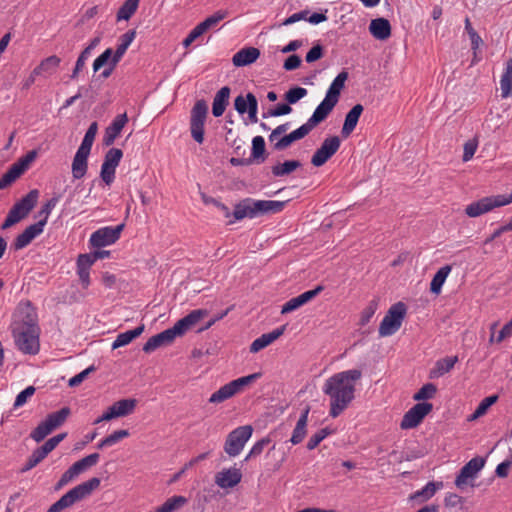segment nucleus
<instances>
[{"label":"nucleus","instance_id":"32","mask_svg":"<svg viewBox=\"0 0 512 512\" xmlns=\"http://www.w3.org/2000/svg\"><path fill=\"white\" fill-rule=\"evenodd\" d=\"M60 62L61 59L58 56H49L42 60L40 64L34 68L33 75L48 77L56 71L60 65Z\"/></svg>","mask_w":512,"mask_h":512},{"label":"nucleus","instance_id":"41","mask_svg":"<svg viewBox=\"0 0 512 512\" xmlns=\"http://www.w3.org/2000/svg\"><path fill=\"white\" fill-rule=\"evenodd\" d=\"M140 0H126L116 14V20L128 21L137 11Z\"/></svg>","mask_w":512,"mask_h":512},{"label":"nucleus","instance_id":"30","mask_svg":"<svg viewBox=\"0 0 512 512\" xmlns=\"http://www.w3.org/2000/svg\"><path fill=\"white\" fill-rule=\"evenodd\" d=\"M309 411H310L309 407H306L302 411V413L296 423V426H295V428L292 432V436L290 438V442L293 445H297V444L301 443L306 436Z\"/></svg>","mask_w":512,"mask_h":512},{"label":"nucleus","instance_id":"20","mask_svg":"<svg viewBox=\"0 0 512 512\" xmlns=\"http://www.w3.org/2000/svg\"><path fill=\"white\" fill-rule=\"evenodd\" d=\"M176 337H179L173 327L166 329L150 337L143 346V351L151 353L157 348L171 344Z\"/></svg>","mask_w":512,"mask_h":512},{"label":"nucleus","instance_id":"33","mask_svg":"<svg viewBox=\"0 0 512 512\" xmlns=\"http://www.w3.org/2000/svg\"><path fill=\"white\" fill-rule=\"evenodd\" d=\"M285 202L276 200H253L256 216L263 213H277L283 210Z\"/></svg>","mask_w":512,"mask_h":512},{"label":"nucleus","instance_id":"26","mask_svg":"<svg viewBox=\"0 0 512 512\" xmlns=\"http://www.w3.org/2000/svg\"><path fill=\"white\" fill-rule=\"evenodd\" d=\"M285 331V326H281L277 329L269 333L262 334L260 337L256 338L250 345V352L257 353L260 350L266 348L270 344H272L275 340H277L280 336L283 335Z\"/></svg>","mask_w":512,"mask_h":512},{"label":"nucleus","instance_id":"5","mask_svg":"<svg viewBox=\"0 0 512 512\" xmlns=\"http://www.w3.org/2000/svg\"><path fill=\"white\" fill-rule=\"evenodd\" d=\"M347 79L348 73L346 71H342L330 84L324 99L313 112L320 121H324L338 103L340 93L344 88Z\"/></svg>","mask_w":512,"mask_h":512},{"label":"nucleus","instance_id":"62","mask_svg":"<svg viewBox=\"0 0 512 512\" xmlns=\"http://www.w3.org/2000/svg\"><path fill=\"white\" fill-rule=\"evenodd\" d=\"M116 168L102 163L100 177L106 185H110L115 179Z\"/></svg>","mask_w":512,"mask_h":512},{"label":"nucleus","instance_id":"13","mask_svg":"<svg viewBox=\"0 0 512 512\" xmlns=\"http://www.w3.org/2000/svg\"><path fill=\"white\" fill-rule=\"evenodd\" d=\"M136 406V399L127 398L118 400L109 406L106 411L94 421V424H99L103 421H111L116 418L126 417L134 412Z\"/></svg>","mask_w":512,"mask_h":512},{"label":"nucleus","instance_id":"6","mask_svg":"<svg viewBox=\"0 0 512 512\" xmlns=\"http://www.w3.org/2000/svg\"><path fill=\"white\" fill-rule=\"evenodd\" d=\"M512 203V193L490 195L468 204L465 213L468 217L476 218Z\"/></svg>","mask_w":512,"mask_h":512},{"label":"nucleus","instance_id":"37","mask_svg":"<svg viewBox=\"0 0 512 512\" xmlns=\"http://www.w3.org/2000/svg\"><path fill=\"white\" fill-rule=\"evenodd\" d=\"M228 16V12L226 10H218L213 13L211 16L207 17L204 21L200 22L195 27L200 31L203 35L208 30L216 27L218 23L225 19Z\"/></svg>","mask_w":512,"mask_h":512},{"label":"nucleus","instance_id":"58","mask_svg":"<svg viewBox=\"0 0 512 512\" xmlns=\"http://www.w3.org/2000/svg\"><path fill=\"white\" fill-rule=\"evenodd\" d=\"M250 96H254L252 93H248L246 97L238 96L234 101V106L239 114H244L250 109Z\"/></svg>","mask_w":512,"mask_h":512},{"label":"nucleus","instance_id":"12","mask_svg":"<svg viewBox=\"0 0 512 512\" xmlns=\"http://www.w3.org/2000/svg\"><path fill=\"white\" fill-rule=\"evenodd\" d=\"M100 455L98 453H92L79 461L75 462L67 471H65L58 483L56 484L55 489L59 490L75 478H77L80 474L96 465L99 461Z\"/></svg>","mask_w":512,"mask_h":512},{"label":"nucleus","instance_id":"49","mask_svg":"<svg viewBox=\"0 0 512 512\" xmlns=\"http://www.w3.org/2000/svg\"><path fill=\"white\" fill-rule=\"evenodd\" d=\"M378 308V302L375 300H372L369 302V304L363 309L360 315L359 323L361 326L367 325L374 314L376 313Z\"/></svg>","mask_w":512,"mask_h":512},{"label":"nucleus","instance_id":"8","mask_svg":"<svg viewBox=\"0 0 512 512\" xmlns=\"http://www.w3.org/2000/svg\"><path fill=\"white\" fill-rule=\"evenodd\" d=\"M406 313L407 307L403 302L393 304L380 323L379 335L387 337L395 334L400 329Z\"/></svg>","mask_w":512,"mask_h":512},{"label":"nucleus","instance_id":"55","mask_svg":"<svg viewBox=\"0 0 512 512\" xmlns=\"http://www.w3.org/2000/svg\"><path fill=\"white\" fill-rule=\"evenodd\" d=\"M66 435V433H60L48 439L41 447H39L40 451L47 456L62 440L65 439Z\"/></svg>","mask_w":512,"mask_h":512},{"label":"nucleus","instance_id":"38","mask_svg":"<svg viewBox=\"0 0 512 512\" xmlns=\"http://www.w3.org/2000/svg\"><path fill=\"white\" fill-rule=\"evenodd\" d=\"M451 272V266L445 265L441 267L433 276L431 283H430V291L433 294L438 295L441 290L442 286L444 285L447 277L449 276Z\"/></svg>","mask_w":512,"mask_h":512},{"label":"nucleus","instance_id":"63","mask_svg":"<svg viewBox=\"0 0 512 512\" xmlns=\"http://www.w3.org/2000/svg\"><path fill=\"white\" fill-rule=\"evenodd\" d=\"M92 253L80 254L77 259V268L90 270L91 266L95 263Z\"/></svg>","mask_w":512,"mask_h":512},{"label":"nucleus","instance_id":"9","mask_svg":"<svg viewBox=\"0 0 512 512\" xmlns=\"http://www.w3.org/2000/svg\"><path fill=\"white\" fill-rule=\"evenodd\" d=\"M70 415V409L64 407L59 411L49 414L45 420L40 422L38 426L31 432V438L39 443L44 440L50 433L60 427Z\"/></svg>","mask_w":512,"mask_h":512},{"label":"nucleus","instance_id":"46","mask_svg":"<svg viewBox=\"0 0 512 512\" xmlns=\"http://www.w3.org/2000/svg\"><path fill=\"white\" fill-rule=\"evenodd\" d=\"M97 131H98L97 122L91 123L84 135V138L79 146V149L91 152V148L94 143Z\"/></svg>","mask_w":512,"mask_h":512},{"label":"nucleus","instance_id":"43","mask_svg":"<svg viewBox=\"0 0 512 512\" xmlns=\"http://www.w3.org/2000/svg\"><path fill=\"white\" fill-rule=\"evenodd\" d=\"M233 216L236 220H241L245 217H256L255 209L253 207V200H246L235 206Z\"/></svg>","mask_w":512,"mask_h":512},{"label":"nucleus","instance_id":"16","mask_svg":"<svg viewBox=\"0 0 512 512\" xmlns=\"http://www.w3.org/2000/svg\"><path fill=\"white\" fill-rule=\"evenodd\" d=\"M433 405L428 402H420L410 408L401 421L402 429H411L418 426L422 420L432 411Z\"/></svg>","mask_w":512,"mask_h":512},{"label":"nucleus","instance_id":"45","mask_svg":"<svg viewBox=\"0 0 512 512\" xmlns=\"http://www.w3.org/2000/svg\"><path fill=\"white\" fill-rule=\"evenodd\" d=\"M129 436V431L126 429L116 430L107 437L103 438L98 444L99 449L110 447Z\"/></svg>","mask_w":512,"mask_h":512},{"label":"nucleus","instance_id":"29","mask_svg":"<svg viewBox=\"0 0 512 512\" xmlns=\"http://www.w3.org/2000/svg\"><path fill=\"white\" fill-rule=\"evenodd\" d=\"M457 362V356H449L436 361L434 367L430 370L429 377L432 379L442 377L450 372Z\"/></svg>","mask_w":512,"mask_h":512},{"label":"nucleus","instance_id":"24","mask_svg":"<svg viewBox=\"0 0 512 512\" xmlns=\"http://www.w3.org/2000/svg\"><path fill=\"white\" fill-rule=\"evenodd\" d=\"M128 122L126 113L120 114L115 117L112 123L106 128L103 142L105 145H112L115 139L120 135L123 127Z\"/></svg>","mask_w":512,"mask_h":512},{"label":"nucleus","instance_id":"40","mask_svg":"<svg viewBox=\"0 0 512 512\" xmlns=\"http://www.w3.org/2000/svg\"><path fill=\"white\" fill-rule=\"evenodd\" d=\"M24 169L16 162L11 165L8 171L0 178V189L3 190L15 182L23 173Z\"/></svg>","mask_w":512,"mask_h":512},{"label":"nucleus","instance_id":"21","mask_svg":"<svg viewBox=\"0 0 512 512\" xmlns=\"http://www.w3.org/2000/svg\"><path fill=\"white\" fill-rule=\"evenodd\" d=\"M208 315L205 309H196L191 311L185 317L179 319L173 326L178 336L184 335L188 330L193 328L201 319Z\"/></svg>","mask_w":512,"mask_h":512},{"label":"nucleus","instance_id":"36","mask_svg":"<svg viewBox=\"0 0 512 512\" xmlns=\"http://www.w3.org/2000/svg\"><path fill=\"white\" fill-rule=\"evenodd\" d=\"M144 325H140L133 330H128L117 335L116 339L112 343V349H118L120 347L130 344L134 339L139 337L144 331Z\"/></svg>","mask_w":512,"mask_h":512},{"label":"nucleus","instance_id":"2","mask_svg":"<svg viewBox=\"0 0 512 512\" xmlns=\"http://www.w3.org/2000/svg\"><path fill=\"white\" fill-rule=\"evenodd\" d=\"M362 377L358 369L335 373L324 382L322 391L329 397L331 417L339 416L354 399L356 383Z\"/></svg>","mask_w":512,"mask_h":512},{"label":"nucleus","instance_id":"27","mask_svg":"<svg viewBox=\"0 0 512 512\" xmlns=\"http://www.w3.org/2000/svg\"><path fill=\"white\" fill-rule=\"evenodd\" d=\"M362 112H363V106L361 104H356L346 114L344 124H343L342 130H341L343 137H348L354 131Z\"/></svg>","mask_w":512,"mask_h":512},{"label":"nucleus","instance_id":"23","mask_svg":"<svg viewBox=\"0 0 512 512\" xmlns=\"http://www.w3.org/2000/svg\"><path fill=\"white\" fill-rule=\"evenodd\" d=\"M89 155L90 152L79 148L77 149L71 165V172L74 179L79 180L86 175Z\"/></svg>","mask_w":512,"mask_h":512},{"label":"nucleus","instance_id":"17","mask_svg":"<svg viewBox=\"0 0 512 512\" xmlns=\"http://www.w3.org/2000/svg\"><path fill=\"white\" fill-rule=\"evenodd\" d=\"M321 122L322 121H320L314 114H312L311 117L299 128L282 137V140L278 142V151L284 150L288 148L293 142L303 139Z\"/></svg>","mask_w":512,"mask_h":512},{"label":"nucleus","instance_id":"10","mask_svg":"<svg viewBox=\"0 0 512 512\" xmlns=\"http://www.w3.org/2000/svg\"><path fill=\"white\" fill-rule=\"evenodd\" d=\"M252 433L253 428L250 425L239 426L232 430L225 441L224 451L230 457L238 456L251 438Z\"/></svg>","mask_w":512,"mask_h":512},{"label":"nucleus","instance_id":"64","mask_svg":"<svg viewBox=\"0 0 512 512\" xmlns=\"http://www.w3.org/2000/svg\"><path fill=\"white\" fill-rule=\"evenodd\" d=\"M498 396L497 395H491L489 397L484 398L476 408V411L482 416H484L488 409L497 402Z\"/></svg>","mask_w":512,"mask_h":512},{"label":"nucleus","instance_id":"4","mask_svg":"<svg viewBox=\"0 0 512 512\" xmlns=\"http://www.w3.org/2000/svg\"><path fill=\"white\" fill-rule=\"evenodd\" d=\"M261 377L262 373L256 372L234 379L212 393L208 401L211 404L223 403L224 401L233 398L235 395L242 393L247 387H249Z\"/></svg>","mask_w":512,"mask_h":512},{"label":"nucleus","instance_id":"52","mask_svg":"<svg viewBox=\"0 0 512 512\" xmlns=\"http://www.w3.org/2000/svg\"><path fill=\"white\" fill-rule=\"evenodd\" d=\"M478 145H479V142L476 137L469 139L468 141H466L464 143L463 157H462V160L464 162H468L473 158L475 152L477 151Z\"/></svg>","mask_w":512,"mask_h":512},{"label":"nucleus","instance_id":"39","mask_svg":"<svg viewBox=\"0 0 512 512\" xmlns=\"http://www.w3.org/2000/svg\"><path fill=\"white\" fill-rule=\"evenodd\" d=\"M187 503V498L175 495L168 498L161 506L155 509V512H175L181 509Z\"/></svg>","mask_w":512,"mask_h":512},{"label":"nucleus","instance_id":"28","mask_svg":"<svg viewBox=\"0 0 512 512\" xmlns=\"http://www.w3.org/2000/svg\"><path fill=\"white\" fill-rule=\"evenodd\" d=\"M369 31L377 40H386L391 35V25L385 18L373 19L370 22Z\"/></svg>","mask_w":512,"mask_h":512},{"label":"nucleus","instance_id":"34","mask_svg":"<svg viewBox=\"0 0 512 512\" xmlns=\"http://www.w3.org/2000/svg\"><path fill=\"white\" fill-rule=\"evenodd\" d=\"M230 96L229 87H222L215 95L213 104H212V113L215 117H220L223 115L226 106L228 105V100Z\"/></svg>","mask_w":512,"mask_h":512},{"label":"nucleus","instance_id":"61","mask_svg":"<svg viewBox=\"0 0 512 512\" xmlns=\"http://www.w3.org/2000/svg\"><path fill=\"white\" fill-rule=\"evenodd\" d=\"M270 443V439L269 438H263L259 441H257L253 446L252 448L250 449L249 453L247 454L246 458H245V461H247L248 459L252 458V457H256L258 455H260L264 448Z\"/></svg>","mask_w":512,"mask_h":512},{"label":"nucleus","instance_id":"15","mask_svg":"<svg viewBox=\"0 0 512 512\" xmlns=\"http://www.w3.org/2000/svg\"><path fill=\"white\" fill-rule=\"evenodd\" d=\"M485 459L482 457H474L468 461L456 476L455 485L459 489H464L466 486H473L472 481L477 477L478 473L483 469Z\"/></svg>","mask_w":512,"mask_h":512},{"label":"nucleus","instance_id":"19","mask_svg":"<svg viewBox=\"0 0 512 512\" xmlns=\"http://www.w3.org/2000/svg\"><path fill=\"white\" fill-rule=\"evenodd\" d=\"M242 472L236 466L223 468L214 476L215 484L223 490L235 488L242 480Z\"/></svg>","mask_w":512,"mask_h":512},{"label":"nucleus","instance_id":"51","mask_svg":"<svg viewBox=\"0 0 512 512\" xmlns=\"http://www.w3.org/2000/svg\"><path fill=\"white\" fill-rule=\"evenodd\" d=\"M307 89L303 87H293L285 93V100L288 104H295L307 95Z\"/></svg>","mask_w":512,"mask_h":512},{"label":"nucleus","instance_id":"25","mask_svg":"<svg viewBox=\"0 0 512 512\" xmlns=\"http://www.w3.org/2000/svg\"><path fill=\"white\" fill-rule=\"evenodd\" d=\"M260 56V50L255 47H245L236 52L232 63L236 67H244L254 63Z\"/></svg>","mask_w":512,"mask_h":512},{"label":"nucleus","instance_id":"18","mask_svg":"<svg viewBox=\"0 0 512 512\" xmlns=\"http://www.w3.org/2000/svg\"><path fill=\"white\" fill-rule=\"evenodd\" d=\"M340 144L341 141L337 136L326 138L313 154L311 163L315 167L324 165L338 151Z\"/></svg>","mask_w":512,"mask_h":512},{"label":"nucleus","instance_id":"50","mask_svg":"<svg viewBox=\"0 0 512 512\" xmlns=\"http://www.w3.org/2000/svg\"><path fill=\"white\" fill-rule=\"evenodd\" d=\"M58 203V198L53 197L50 200H48L41 208V210L38 212L37 217L39 218L38 221H44L43 226L46 225L48 218L52 212V210L55 208V206Z\"/></svg>","mask_w":512,"mask_h":512},{"label":"nucleus","instance_id":"42","mask_svg":"<svg viewBox=\"0 0 512 512\" xmlns=\"http://www.w3.org/2000/svg\"><path fill=\"white\" fill-rule=\"evenodd\" d=\"M443 488L442 482H428L421 490L416 491L411 499L422 498L423 501L429 500L432 498L435 493Z\"/></svg>","mask_w":512,"mask_h":512},{"label":"nucleus","instance_id":"1","mask_svg":"<svg viewBox=\"0 0 512 512\" xmlns=\"http://www.w3.org/2000/svg\"><path fill=\"white\" fill-rule=\"evenodd\" d=\"M12 336L19 351L35 355L40 350L37 313L30 302H20L13 314Z\"/></svg>","mask_w":512,"mask_h":512},{"label":"nucleus","instance_id":"54","mask_svg":"<svg viewBox=\"0 0 512 512\" xmlns=\"http://www.w3.org/2000/svg\"><path fill=\"white\" fill-rule=\"evenodd\" d=\"M496 326H497V323H494L491 326L492 335L490 337V342L496 341V342L500 343L504 339L509 338L510 336H512V319L507 324L504 325V327L499 332L498 336L495 338L494 337V330H495Z\"/></svg>","mask_w":512,"mask_h":512},{"label":"nucleus","instance_id":"60","mask_svg":"<svg viewBox=\"0 0 512 512\" xmlns=\"http://www.w3.org/2000/svg\"><path fill=\"white\" fill-rule=\"evenodd\" d=\"M34 393L35 388L33 386L26 387L16 396L14 407L19 408L23 406L27 402V400L34 395Z\"/></svg>","mask_w":512,"mask_h":512},{"label":"nucleus","instance_id":"56","mask_svg":"<svg viewBox=\"0 0 512 512\" xmlns=\"http://www.w3.org/2000/svg\"><path fill=\"white\" fill-rule=\"evenodd\" d=\"M329 434L330 431L327 428L320 429L314 433L307 442V449H315Z\"/></svg>","mask_w":512,"mask_h":512},{"label":"nucleus","instance_id":"47","mask_svg":"<svg viewBox=\"0 0 512 512\" xmlns=\"http://www.w3.org/2000/svg\"><path fill=\"white\" fill-rule=\"evenodd\" d=\"M113 59V49L107 48L93 62V71L97 72L103 67H107Z\"/></svg>","mask_w":512,"mask_h":512},{"label":"nucleus","instance_id":"57","mask_svg":"<svg viewBox=\"0 0 512 512\" xmlns=\"http://www.w3.org/2000/svg\"><path fill=\"white\" fill-rule=\"evenodd\" d=\"M265 152V140L262 136H255L252 139V152L251 156L254 159H257L261 156H263Z\"/></svg>","mask_w":512,"mask_h":512},{"label":"nucleus","instance_id":"3","mask_svg":"<svg viewBox=\"0 0 512 512\" xmlns=\"http://www.w3.org/2000/svg\"><path fill=\"white\" fill-rule=\"evenodd\" d=\"M99 485L100 479L94 477L75 486L52 504L48 512H62L64 509L73 506L76 502L88 497Z\"/></svg>","mask_w":512,"mask_h":512},{"label":"nucleus","instance_id":"59","mask_svg":"<svg viewBox=\"0 0 512 512\" xmlns=\"http://www.w3.org/2000/svg\"><path fill=\"white\" fill-rule=\"evenodd\" d=\"M323 290L322 286H317L315 289L306 291L300 295H298L296 298L299 307L305 305L309 301H311L313 298H315L321 291Z\"/></svg>","mask_w":512,"mask_h":512},{"label":"nucleus","instance_id":"7","mask_svg":"<svg viewBox=\"0 0 512 512\" xmlns=\"http://www.w3.org/2000/svg\"><path fill=\"white\" fill-rule=\"evenodd\" d=\"M38 198L39 191L33 189L18 202H16L8 212V215L2 224V229H7L24 219L34 208Z\"/></svg>","mask_w":512,"mask_h":512},{"label":"nucleus","instance_id":"22","mask_svg":"<svg viewBox=\"0 0 512 512\" xmlns=\"http://www.w3.org/2000/svg\"><path fill=\"white\" fill-rule=\"evenodd\" d=\"M44 221H38L32 225H29L21 234H19L14 242L16 250H20L28 246L37 236H39L43 230Z\"/></svg>","mask_w":512,"mask_h":512},{"label":"nucleus","instance_id":"14","mask_svg":"<svg viewBox=\"0 0 512 512\" xmlns=\"http://www.w3.org/2000/svg\"><path fill=\"white\" fill-rule=\"evenodd\" d=\"M124 224L99 228L90 236L89 243L93 248H102L114 244L121 235Z\"/></svg>","mask_w":512,"mask_h":512},{"label":"nucleus","instance_id":"31","mask_svg":"<svg viewBox=\"0 0 512 512\" xmlns=\"http://www.w3.org/2000/svg\"><path fill=\"white\" fill-rule=\"evenodd\" d=\"M500 90L503 99L512 94V58L504 63V68L500 77Z\"/></svg>","mask_w":512,"mask_h":512},{"label":"nucleus","instance_id":"35","mask_svg":"<svg viewBox=\"0 0 512 512\" xmlns=\"http://www.w3.org/2000/svg\"><path fill=\"white\" fill-rule=\"evenodd\" d=\"M135 37H136L135 30H129L120 36L116 50L113 51L114 63H119V61L122 59V57L126 53L128 47L134 41Z\"/></svg>","mask_w":512,"mask_h":512},{"label":"nucleus","instance_id":"48","mask_svg":"<svg viewBox=\"0 0 512 512\" xmlns=\"http://www.w3.org/2000/svg\"><path fill=\"white\" fill-rule=\"evenodd\" d=\"M437 388L432 383H427L423 385L413 396V399L416 401H424L434 397L436 394Z\"/></svg>","mask_w":512,"mask_h":512},{"label":"nucleus","instance_id":"53","mask_svg":"<svg viewBox=\"0 0 512 512\" xmlns=\"http://www.w3.org/2000/svg\"><path fill=\"white\" fill-rule=\"evenodd\" d=\"M123 153L118 148H111L105 155L103 164L117 168L119 165Z\"/></svg>","mask_w":512,"mask_h":512},{"label":"nucleus","instance_id":"11","mask_svg":"<svg viewBox=\"0 0 512 512\" xmlns=\"http://www.w3.org/2000/svg\"><path fill=\"white\" fill-rule=\"evenodd\" d=\"M208 106L204 100H198L191 110L190 131L192 138L199 144L204 141V126Z\"/></svg>","mask_w":512,"mask_h":512},{"label":"nucleus","instance_id":"44","mask_svg":"<svg viewBox=\"0 0 512 512\" xmlns=\"http://www.w3.org/2000/svg\"><path fill=\"white\" fill-rule=\"evenodd\" d=\"M301 166V163L297 160H288L284 163L274 165L272 167V173L276 177H282L295 171Z\"/></svg>","mask_w":512,"mask_h":512}]
</instances>
